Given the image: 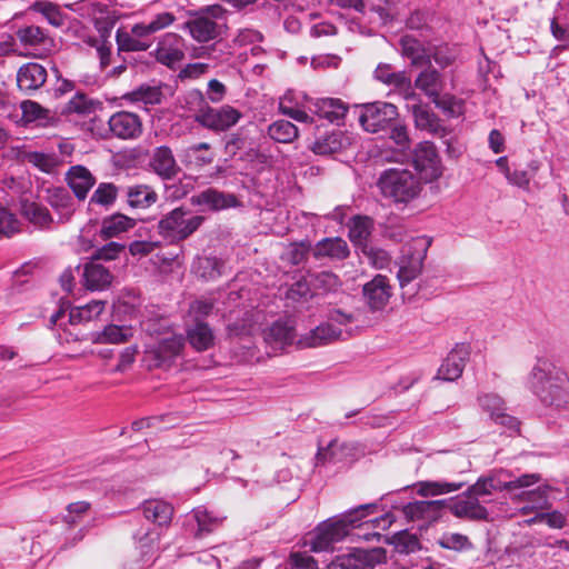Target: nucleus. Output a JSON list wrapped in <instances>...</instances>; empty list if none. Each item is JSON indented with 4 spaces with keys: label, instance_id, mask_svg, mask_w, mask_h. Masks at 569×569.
Returning a JSON list of instances; mask_svg holds the SVG:
<instances>
[{
    "label": "nucleus",
    "instance_id": "1",
    "mask_svg": "<svg viewBox=\"0 0 569 569\" xmlns=\"http://www.w3.org/2000/svg\"><path fill=\"white\" fill-rule=\"evenodd\" d=\"M529 390L542 406L569 416V376L547 358L538 357L527 377Z\"/></svg>",
    "mask_w": 569,
    "mask_h": 569
},
{
    "label": "nucleus",
    "instance_id": "2",
    "mask_svg": "<svg viewBox=\"0 0 569 569\" xmlns=\"http://www.w3.org/2000/svg\"><path fill=\"white\" fill-rule=\"evenodd\" d=\"M377 503H365L352 508L339 517L320 523L306 545L313 552H327L335 549V543L343 540L349 533V527L356 526L361 519L376 512Z\"/></svg>",
    "mask_w": 569,
    "mask_h": 569
},
{
    "label": "nucleus",
    "instance_id": "3",
    "mask_svg": "<svg viewBox=\"0 0 569 569\" xmlns=\"http://www.w3.org/2000/svg\"><path fill=\"white\" fill-rule=\"evenodd\" d=\"M378 187L383 197L396 203H408L421 191L420 180L410 170L400 168L385 170L378 179Z\"/></svg>",
    "mask_w": 569,
    "mask_h": 569
},
{
    "label": "nucleus",
    "instance_id": "4",
    "mask_svg": "<svg viewBox=\"0 0 569 569\" xmlns=\"http://www.w3.org/2000/svg\"><path fill=\"white\" fill-rule=\"evenodd\" d=\"M541 480L540 473H523L513 477L507 470L492 471L488 476L480 477L476 483L468 488V491L480 500L490 496L493 491L513 492L518 489H527Z\"/></svg>",
    "mask_w": 569,
    "mask_h": 569
},
{
    "label": "nucleus",
    "instance_id": "5",
    "mask_svg": "<svg viewBox=\"0 0 569 569\" xmlns=\"http://www.w3.org/2000/svg\"><path fill=\"white\" fill-rule=\"evenodd\" d=\"M376 566L375 555L363 549H356L352 552L338 555L328 565L327 569H373ZM286 569H318L317 561L307 552H291L289 568Z\"/></svg>",
    "mask_w": 569,
    "mask_h": 569
},
{
    "label": "nucleus",
    "instance_id": "6",
    "mask_svg": "<svg viewBox=\"0 0 569 569\" xmlns=\"http://www.w3.org/2000/svg\"><path fill=\"white\" fill-rule=\"evenodd\" d=\"M204 217L192 214L183 208H176L158 222L159 234L172 244H177L193 234L203 223Z\"/></svg>",
    "mask_w": 569,
    "mask_h": 569
},
{
    "label": "nucleus",
    "instance_id": "7",
    "mask_svg": "<svg viewBox=\"0 0 569 569\" xmlns=\"http://www.w3.org/2000/svg\"><path fill=\"white\" fill-rule=\"evenodd\" d=\"M353 321V317L339 309L330 311L328 321L320 323L315 329L302 336L298 340L300 348H318L338 340L345 339L341 326H347Z\"/></svg>",
    "mask_w": 569,
    "mask_h": 569
},
{
    "label": "nucleus",
    "instance_id": "8",
    "mask_svg": "<svg viewBox=\"0 0 569 569\" xmlns=\"http://www.w3.org/2000/svg\"><path fill=\"white\" fill-rule=\"evenodd\" d=\"M357 109L360 126L370 133L389 130L399 118L398 108L386 101L359 104Z\"/></svg>",
    "mask_w": 569,
    "mask_h": 569
},
{
    "label": "nucleus",
    "instance_id": "9",
    "mask_svg": "<svg viewBox=\"0 0 569 569\" xmlns=\"http://www.w3.org/2000/svg\"><path fill=\"white\" fill-rule=\"evenodd\" d=\"M183 346L184 339L181 336L164 338L144 350L143 362L148 369L169 367Z\"/></svg>",
    "mask_w": 569,
    "mask_h": 569
},
{
    "label": "nucleus",
    "instance_id": "10",
    "mask_svg": "<svg viewBox=\"0 0 569 569\" xmlns=\"http://www.w3.org/2000/svg\"><path fill=\"white\" fill-rule=\"evenodd\" d=\"M412 163L420 178L426 182H431L442 174L440 157L435 144L430 141H422L417 144L412 154Z\"/></svg>",
    "mask_w": 569,
    "mask_h": 569
},
{
    "label": "nucleus",
    "instance_id": "11",
    "mask_svg": "<svg viewBox=\"0 0 569 569\" xmlns=\"http://www.w3.org/2000/svg\"><path fill=\"white\" fill-rule=\"evenodd\" d=\"M242 117V112L232 106L223 104L219 108H213L209 104L206 113L200 114L199 126L220 133L234 127Z\"/></svg>",
    "mask_w": 569,
    "mask_h": 569
},
{
    "label": "nucleus",
    "instance_id": "12",
    "mask_svg": "<svg viewBox=\"0 0 569 569\" xmlns=\"http://www.w3.org/2000/svg\"><path fill=\"white\" fill-rule=\"evenodd\" d=\"M108 129L101 137H111L121 140H133L142 133V121L137 113L129 111H118L107 121Z\"/></svg>",
    "mask_w": 569,
    "mask_h": 569
},
{
    "label": "nucleus",
    "instance_id": "13",
    "mask_svg": "<svg viewBox=\"0 0 569 569\" xmlns=\"http://www.w3.org/2000/svg\"><path fill=\"white\" fill-rule=\"evenodd\" d=\"M482 502H486V500H479L478 497L467 490L462 495L447 500V508L457 518L487 520L489 513Z\"/></svg>",
    "mask_w": 569,
    "mask_h": 569
},
{
    "label": "nucleus",
    "instance_id": "14",
    "mask_svg": "<svg viewBox=\"0 0 569 569\" xmlns=\"http://www.w3.org/2000/svg\"><path fill=\"white\" fill-rule=\"evenodd\" d=\"M149 169L162 180H172L181 168L169 146H159L151 150L148 159Z\"/></svg>",
    "mask_w": 569,
    "mask_h": 569
},
{
    "label": "nucleus",
    "instance_id": "15",
    "mask_svg": "<svg viewBox=\"0 0 569 569\" xmlns=\"http://www.w3.org/2000/svg\"><path fill=\"white\" fill-rule=\"evenodd\" d=\"M154 57L161 64L173 68L184 58L183 38L173 32L163 34L157 43Z\"/></svg>",
    "mask_w": 569,
    "mask_h": 569
},
{
    "label": "nucleus",
    "instance_id": "16",
    "mask_svg": "<svg viewBox=\"0 0 569 569\" xmlns=\"http://www.w3.org/2000/svg\"><path fill=\"white\" fill-rule=\"evenodd\" d=\"M422 68L415 79V88L431 101L447 90L448 72L439 71L430 62Z\"/></svg>",
    "mask_w": 569,
    "mask_h": 569
},
{
    "label": "nucleus",
    "instance_id": "17",
    "mask_svg": "<svg viewBox=\"0 0 569 569\" xmlns=\"http://www.w3.org/2000/svg\"><path fill=\"white\" fill-rule=\"evenodd\" d=\"M470 357V347L458 343L442 361L438 369L437 378L443 381H455L461 377Z\"/></svg>",
    "mask_w": 569,
    "mask_h": 569
},
{
    "label": "nucleus",
    "instance_id": "18",
    "mask_svg": "<svg viewBox=\"0 0 569 569\" xmlns=\"http://www.w3.org/2000/svg\"><path fill=\"white\" fill-rule=\"evenodd\" d=\"M447 508V500H420L407 503L402 512L411 521L422 520L427 523L437 521Z\"/></svg>",
    "mask_w": 569,
    "mask_h": 569
},
{
    "label": "nucleus",
    "instance_id": "19",
    "mask_svg": "<svg viewBox=\"0 0 569 569\" xmlns=\"http://www.w3.org/2000/svg\"><path fill=\"white\" fill-rule=\"evenodd\" d=\"M363 298L372 311L382 310L391 297V287L387 277L377 274L363 286Z\"/></svg>",
    "mask_w": 569,
    "mask_h": 569
},
{
    "label": "nucleus",
    "instance_id": "20",
    "mask_svg": "<svg viewBox=\"0 0 569 569\" xmlns=\"http://www.w3.org/2000/svg\"><path fill=\"white\" fill-rule=\"evenodd\" d=\"M191 37L198 42L214 41L221 37L223 24L217 22L206 14H198L186 22Z\"/></svg>",
    "mask_w": 569,
    "mask_h": 569
},
{
    "label": "nucleus",
    "instance_id": "21",
    "mask_svg": "<svg viewBox=\"0 0 569 569\" xmlns=\"http://www.w3.org/2000/svg\"><path fill=\"white\" fill-rule=\"evenodd\" d=\"M47 80V70L37 62H29L20 67L17 73V84L26 93L41 88Z\"/></svg>",
    "mask_w": 569,
    "mask_h": 569
},
{
    "label": "nucleus",
    "instance_id": "22",
    "mask_svg": "<svg viewBox=\"0 0 569 569\" xmlns=\"http://www.w3.org/2000/svg\"><path fill=\"white\" fill-rule=\"evenodd\" d=\"M413 244L419 249L418 254L416 257H411L407 262L402 260L398 271V279L401 287H405L420 274L422 270V261L430 243L425 239H416Z\"/></svg>",
    "mask_w": 569,
    "mask_h": 569
},
{
    "label": "nucleus",
    "instance_id": "23",
    "mask_svg": "<svg viewBox=\"0 0 569 569\" xmlns=\"http://www.w3.org/2000/svg\"><path fill=\"white\" fill-rule=\"evenodd\" d=\"M112 274L108 268L91 259L84 264L82 272L83 284L91 291L104 290L112 282Z\"/></svg>",
    "mask_w": 569,
    "mask_h": 569
},
{
    "label": "nucleus",
    "instance_id": "24",
    "mask_svg": "<svg viewBox=\"0 0 569 569\" xmlns=\"http://www.w3.org/2000/svg\"><path fill=\"white\" fill-rule=\"evenodd\" d=\"M349 254V246L340 237L323 238L312 247V256L316 259L329 258L340 261L347 259Z\"/></svg>",
    "mask_w": 569,
    "mask_h": 569
},
{
    "label": "nucleus",
    "instance_id": "25",
    "mask_svg": "<svg viewBox=\"0 0 569 569\" xmlns=\"http://www.w3.org/2000/svg\"><path fill=\"white\" fill-rule=\"evenodd\" d=\"M350 138L346 132L339 129H335L327 132L325 136L318 138L310 149L320 156H328L340 152L350 146Z\"/></svg>",
    "mask_w": 569,
    "mask_h": 569
},
{
    "label": "nucleus",
    "instance_id": "26",
    "mask_svg": "<svg viewBox=\"0 0 569 569\" xmlns=\"http://www.w3.org/2000/svg\"><path fill=\"white\" fill-rule=\"evenodd\" d=\"M191 202L196 206H202L210 210L218 211L234 207L237 204V198L233 194L208 188L192 196Z\"/></svg>",
    "mask_w": 569,
    "mask_h": 569
},
{
    "label": "nucleus",
    "instance_id": "27",
    "mask_svg": "<svg viewBox=\"0 0 569 569\" xmlns=\"http://www.w3.org/2000/svg\"><path fill=\"white\" fill-rule=\"evenodd\" d=\"M412 114L417 129L425 130L428 133L440 138H445L449 133L440 118L430 109L421 106H413Z\"/></svg>",
    "mask_w": 569,
    "mask_h": 569
},
{
    "label": "nucleus",
    "instance_id": "28",
    "mask_svg": "<svg viewBox=\"0 0 569 569\" xmlns=\"http://www.w3.org/2000/svg\"><path fill=\"white\" fill-rule=\"evenodd\" d=\"M180 157L186 167L202 168L211 164L216 154L210 143L198 142L182 149Z\"/></svg>",
    "mask_w": 569,
    "mask_h": 569
},
{
    "label": "nucleus",
    "instance_id": "29",
    "mask_svg": "<svg viewBox=\"0 0 569 569\" xmlns=\"http://www.w3.org/2000/svg\"><path fill=\"white\" fill-rule=\"evenodd\" d=\"M313 112L331 123H341L348 112V106L337 98H321L313 103Z\"/></svg>",
    "mask_w": 569,
    "mask_h": 569
},
{
    "label": "nucleus",
    "instance_id": "30",
    "mask_svg": "<svg viewBox=\"0 0 569 569\" xmlns=\"http://www.w3.org/2000/svg\"><path fill=\"white\" fill-rule=\"evenodd\" d=\"M67 181L76 197L80 200L87 197L89 190L96 183L94 177L83 166L71 167L67 173Z\"/></svg>",
    "mask_w": 569,
    "mask_h": 569
},
{
    "label": "nucleus",
    "instance_id": "31",
    "mask_svg": "<svg viewBox=\"0 0 569 569\" xmlns=\"http://www.w3.org/2000/svg\"><path fill=\"white\" fill-rule=\"evenodd\" d=\"M375 78L385 84L406 91V97L413 96L410 79L403 71H393L390 64L380 63L375 70Z\"/></svg>",
    "mask_w": 569,
    "mask_h": 569
},
{
    "label": "nucleus",
    "instance_id": "32",
    "mask_svg": "<svg viewBox=\"0 0 569 569\" xmlns=\"http://www.w3.org/2000/svg\"><path fill=\"white\" fill-rule=\"evenodd\" d=\"M209 103L200 90H190L179 99V108L183 111L181 117L192 118L198 124L200 114L206 113Z\"/></svg>",
    "mask_w": 569,
    "mask_h": 569
},
{
    "label": "nucleus",
    "instance_id": "33",
    "mask_svg": "<svg viewBox=\"0 0 569 569\" xmlns=\"http://www.w3.org/2000/svg\"><path fill=\"white\" fill-rule=\"evenodd\" d=\"M401 54L410 61L413 67H423L430 62V54L425 46L416 38L403 36L400 39Z\"/></svg>",
    "mask_w": 569,
    "mask_h": 569
},
{
    "label": "nucleus",
    "instance_id": "34",
    "mask_svg": "<svg viewBox=\"0 0 569 569\" xmlns=\"http://www.w3.org/2000/svg\"><path fill=\"white\" fill-rule=\"evenodd\" d=\"M127 203L132 209H147L158 201V193L148 184H133L126 188Z\"/></svg>",
    "mask_w": 569,
    "mask_h": 569
},
{
    "label": "nucleus",
    "instance_id": "35",
    "mask_svg": "<svg viewBox=\"0 0 569 569\" xmlns=\"http://www.w3.org/2000/svg\"><path fill=\"white\" fill-rule=\"evenodd\" d=\"M136 220L122 213H113L102 220L99 236L103 240L116 238L132 229Z\"/></svg>",
    "mask_w": 569,
    "mask_h": 569
},
{
    "label": "nucleus",
    "instance_id": "36",
    "mask_svg": "<svg viewBox=\"0 0 569 569\" xmlns=\"http://www.w3.org/2000/svg\"><path fill=\"white\" fill-rule=\"evenodd\" d=\"M142 511L147 520L160 527L169 525L173 515L172 506L159 499L144 501Z\"/></svg>",
    "mask_w": 569,
    "mask_h": 569
},
{
    "label": "nucleus",
    "instance_id": "37",
    "mask_svg": "<svg viewBox=\"0 0 569 569\" xmlns=\"http://www.w3.org/2000/svg\"><path fill=\"white\" fill-rule=\"evenodd\" d=\"M349 239L356 246L365 248L373 229V220L367 216H355L349 220Z\"/></svg>",
    "mask_w": 569,
    "mask_h": 569
},
{
    "label": "nucleus",
    "instance_id": "38",
    "mask_svg": "<svg viewBox=\"0 0 569 569\" xmlns=\"http://www.w3.org/2000/svg\"><path fill=\"white\" fill-rule=\"evenodd\" d=\"M176 17L171 12H160L156 14L149 22L136 23L131 28V32L141 39H149V37L167 27L172 24Z\"/></svg>",
    "mask_w": 569,
    "mask_h": 569
},
{
    "label": "nucleus",
    "instance_id": "39",
    "mask_svg": "<svg viewBox=\"0 0 569 569\" xmlns=\"http://www.w3.org/2000/svg\"><path fill=\"white\" fill-rule=\"evenodd\" d=\"M193 272L204 279L214 280L223 274L224 262L217 257H198L192 264Z\"/></svg>",
    "mask_w": 569,
    "mask_h": 569
},
{
    "label": "nucleus",
    "instance_id": "40",
    "mask_svg": "<svg viewBox=\"0 0 569 569\" xmlns=\"http://www.w3.org/2000/svg\"><path fill=\"white\" fill-rule=\"evenodd\" d=\"M22 161L32 164L46 173H52L62 163L56 153H47L40 151H23L21 153Z\"/></svg>",
    "mask_w": 569,
    "mask_h": 569
},
{
    "label": "nucleus",
    "instance_id": "41",
    "mask_svg": "<svg viewBox=\"0 0 569 569\" xmlns=\"http://www.w3.org/2000/svg\"><path fill=\"white\" fill-rule=\"evenodd\" d=\"M133 336V329L128 326L109 325L102 331L92 335L94 343H123Z\"/></svg>",
    "mask_w": 569,
    "mask_h": 569
},
{
    "label": "nucleus",
    "instance_id": "42",
    "mask_svg": "<svg viewBox=\"0 0 569 569\" xmlns=\"http://www.w3.org/2000/svg\"><path fill=\"white\" fill-rule=\"evenodd\" d=\"M192 515L198 525L196 536L199 538L214 531L222 525V521L224 520V517L217 516L203 507L196 508Z\"/></svg>",
    "mask_w": 569,
    "mask_h": 569
},
{
    "label": "nucleus",
    "instance_id": "43",
    "mask_svg": "<svg viewBox=\"0 0 569 569\" xmlns=\"http://www.w3.org/2000/svg\"><path fill=\"white\" fill-rule=\"evenodd\" d=\"M188 340L196 350L203 351L213 345V332L207 323L199 321L188 330Z\"/></svg>",
    "mask_w": 569,
    "mask_h": 569
},
{
    "label": "nucleus",
    "instance_id": "44",
    "mask_svg": "<svg viewBox=\"0 0 569 569\" xmlns=\"http://www.w3.org/2000/svg\"><path fill=\"white\" fill-rule=\"evenodd\" d=\"M268 136L276 142L291 143L298 138L299 130L292 122L281 119L268 127Z\"/></svg>",
    "mask_w": 569,
    "mask_h": 569
},
{
    "label": "nucleus",
    "instance_id": "45",
    "mask_svg": "<svg viewBox=\"0 0 569 569\" xmlns=\"http://www.w3.org/2000/svg\"><path fill=\"white\" fill-rule=\"evenodd\" d=\"M106 302L102 300H92L91 302L72 308L69 312V322L71 325L91 321L97 318L104 309Z\"/></svg>",
    "mask_w": 569,
    "mask_h": 569
},
{
    "label": "nucleus",
    "instance_id": "46",
    "mask_svg": "<svg viewBox=\"0 0 569 569\" xmlns=\"http://www.w3.org/2000/svg\"><path fill=\"white\" fill-rule=\"evenodd\" d=\"M540 161L531 160L528 164V170L515 168L513 170H507L506 178L509 183L517 186L523 190L529 189L531 178L540 169Z\"/></svg>",
    "mask_w": 569,
    "mask_h": 569
},
{
    "label": "nucleus",
    "instance_id": "47",
    "mask_svg": "<svg viewBox=\"0 0 569 569\" xmlns=\"http://www.w3.org/2000/svg\"><path fill=\"white\" fill-rule=\"evenodd\" d=\"M431 102L447 117L457 118L463 113V101L449 92L440 93Z\"/></svg>",
    "mask_w": 569,
    "mask_h": 569
},
{
    "label": "nucleus",
    "instance_id": "48",
    "mask_svg": "<svg viewBox=\"0 0 569 569\" xmlns=\"http://www.w3.org/2000/svg\"><path fill=\"white\" fill-rule=\"evenodd\" d=\"M462 488V482L447 481H421L418 483L417 492L419 496H439L448 492L457 491Z\"/></svg>",
    "mask_w": 569,
    "mask_h": 569
},
{
    "label": "nucleus",
    "instance_id": "49",
    "mask_svg": "<svg viewBox=\"0 0 569 569\" xmlns=\"http://www.w3.org/2000/svg\"><path fill=\"white\" fill-rule=\"evenodd\" d=\"M311 286L320 293H328L337 291L341 282L337 274L330 271H321L311 274Z\"/></svg>",
    "mask_w": 569,
    "mask_h": 569
},
{
    "label": "nucleus",
    "instance_id": "50",
    "mask_svg": "<svg viewBox=\"0 0 569 569\" xmlns=\"http://www.w3.org/2000/svg\"><path fill=\"white\" fill-rule=\"evenodd\" d=\"M312 253V246L309 241L290 243L282 254V260L292 266H299L305 262L308 253Z\"/></svg>",
    "mask_w": 569,
    "mask_h": 569
},
{
    "label": "nucleus",
    "instance_id": "51",
    "mask_svg": "<svg viewBox=\"0 0 569 569\" xmlns=\"http://www.w3.org/2000/svg\"><path fill=\"white\" fill-rule=\"evenodd\" d=\"M389 542L399 553H410L419 548L418 538L408 530L396 532L390 537Z\"/></svg>",
    "mask_w": 569,
    "mask_h": 569
},
{
    "label": "nucleus",
    "instance_id": "52",
    "mask_svg": "<svg viewBox=\"0 0 569 569\" xmlns=\"http://www.w3.org/2000/svg\"><path fill=\"white\" fill-rule=\"evenodd\" d=\"M347 449L345 443L337 440L331 441L326 448H320L317 453V465L338 463L342 461L343 451Z\"/></svg>",
    "mask_w": 569,
    "mask_h": 569
},
{
    "label": "nucleus",
    "instance_id": "53",
    "mask_svg": "<svg viewBox=\"0 0 569 569\" xmlns=\"http://www.w3.org/2000/svg\"><path fill=\"white\" fill-rule=\"evenodd\" d=\"M268 340L280 347L291 345L295 341L293 328L284 322H274L268 333Z\"/></svg>",
    "mask_w": 569,
    "mask_h": 569
},
{
    "label": "nucleus",
    "instance_id": "54",
    "mask_svg": "<svg viewBox=\"0 0 569 569\" xmlns=\"http://www.w3.org/2000/svg\"><path fill=\"white\" fill-rule=\"evenodd\" d=\"M117 42L122 51H144L150 47L149 39H141L133 32H117Z\"/></svg>",
    "mask_w": 569,
    "mask_h": 569
},
{
    "label": "nucleus",
    "instance_id": "55",
    "mask_svg": "<svg viewBox=\"0 0 569 569\" xmlns=\"http://www.w3.org/2000/svg\"><path fill=\"white\" fill-rule=\"evenodd\" d=\"M480 408L493 420L502 411H506L503 399L497 393H483L478 397Z\"/></svg>",
    "mask_w": 569,
    "mask_h": 569
},
{
    "label": "nucleus",
    "instance_id": "56",
    "mask_svg": "<svg viewBox=\"0 0 569 569\" xmlns=\"http://www.w3.org/2000/svg\"><path fill=\"white\" fill-rule=\"evenodd\" d=\"M17 37L24 46L37 47L43 44L48 37L38 26H28L17 31Z\"/></svg>",
    "mask_w": 569,
    "mask_h": 569
},
{
    "label": "nucleus",
    "instance_id": "57",
    "mask_svg": "<svg viewBox=\"0 0 569 569\" xmlns=\"http://www.w3.org/2000/svg\"><path fill=\"white\" fill-rule=\"evenodd\" d=\"M439 545L449 550L465 551L472 548L470 539L461 533L446 532L439 538Z\"/></svg>",
    "mask_w": 569,
    "mask_h": 569
},
{
    "label": "nucleus",
    "instance_id": "58",
    "mask_svg": "<svg viewBox=\"0 0 569 569\" xmlns=\"http://www.w3.org/2000/svg\"><path fill=\"white\" fill-rule=\"evenodd\" d=\"M142 555H154L159 549V533L151 530H140L134 535Z\"/></svg>",
    "mask_w": 569,
    "mask_h": 569
},
{
    "label": "nucleus",
    "instance_id": "59",
    "mask_svg": "<svg viewBox=\"0 0 569 569\" xmlns=\"http://www.w3.org/2000/svg\"><path fill=\"white\" fill-rule=\"evenodd\" d=\"M550 487L548 485L539 486L536 489L532 490H523L521 493L517 495L521 500H527L530 502H533L532 508L542 509L548 506V493H549Z\"/></svg>",
    "mask_w": 569,
    "mask_h": 569
},
{
    "label": "nucleus",
    "instance_id": "60",
    "mask_svg": "<svg viewBox=\"0 0 569 569\" xmlns=\"http://www.w3.org/2000/svg\"><path fill=\"white\" fill-rule=\"evenodd\" d=\"M96 104L83 93H77L66 104V112L77 114H90L94 111Z\"/></svg>",
    "mask_w": 569,
    "mask_h": 569
},
{
    "label": "nucleus",
    "instance_id": "61",
    "mask_svg": "<svg viewBox=\"0 0 569 569\" xmlns=\"http://www.w3.org/2000/svg\"><path fill=\"white\" fill-rule=\"evenodd\" d=\"M118 196V188L113 183L102 182L98 186L91 197V202L101 206H111Z\"/></svg>",
    "mask_w": 569,
    "mask_h": 569
},
{
    "label": "nucleus",
    "instance_id": "62",
    "mask_svg": "<svg viewBox=\"0 0 569 569\" xmlns=\"http://www.w3.org/2000/svg\"><path fill=\"white\" fill-rule=\"evenodd\" d=\"M34 9L41 12L48 22L53 27H61L64 23V16L61 13L59 8L48 1H38L34 3Z\"/></svg>",
    "mask_w": 569,
    "mask_h": 569
},
{
    "label": "nucleus",
    "instance_id": "63",
    "mask_svg": "<svg viewBox=\"0 0 569 569\" xmlns=\"http://www.w3.org/2000/svg\"><path fill=\"white\" fill-rule=\"evenodd\" d=\"M26 217L39 227H44L51 222V216L49 210L36 202L26 204L24 208Z\"/></svg>",
    "mask_w": 569,
    "mask_h": 569
},
{
    "label": "nucleus",
    "instance_id": "64",
    "mask_svg": "<svg viewBox=\"0 0 569 569\" xmlns=\"http://www.w3.org/2000/svg\"><path fill=\"white\" fill-rule=\"evenodd\" d=\"M430 61L433 60L440 69L445 70L450 67L456 60V52L448 46H439L432 50H428Z\"/></svg>",
    "mask_w": 569,
    "mask_h": 569
}]
</instances>
